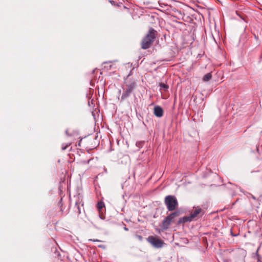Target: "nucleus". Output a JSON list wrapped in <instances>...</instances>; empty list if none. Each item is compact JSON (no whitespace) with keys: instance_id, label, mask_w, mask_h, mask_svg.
Wrapping results in <instances>:
<instances>
[{"instance_id":"obj_9","label":"nucleus","mask_w":262,"mask_h":262,"mask_svg":"<svg viewBox=\"0 0 262 262\" xmlns=\"http://www.w3.org/2000/svg\"><path fill=\"white\" fill-rule=\"evenodd\" d=\"M212 77V74L211 73H209L204 75L203 80L205 82L208 81L211 79Z\"/></svg>"},{"instance_id":"obj_2","label":"nucleus","mask_w":262,"mask_h":262,"mask_svg":"<svg viewBox=\"0 0 262 262\" xmlns=\"http://www.w3.org/2000/svg\"><path fill=\"white\" fill-rule=\"evenodd\" d=\"M126 88L121 97V101H123L131 95L137 87V84L135 80H132L126 82Z\"/></svg>"},{"instance_id":"obj_12","label":"nucleus","mask_w":262,"mask_h":262,"mask_svg":"<svg viewBox=\"0 0 262 262\" xmlns=\"http://www.w3.org/2000/svg\"><path fill=\"white\" fill-rule=\"evenodd\" d=\"M104 206V203L103 202H99L98 203L97 207L99 209H102Z\"/></svg>"},{"instance_id":"obj_1","label":"nucleus","mask_w":262,"mask_h":262,"mask_svg":"<svg viewBox=\"0 0 262 262\" xmlns=\"http://www.w3.org/2000/svg\"><path fill=\"white\" fill-rule=\"evenodd\" d=\"M156 31L153 29L150 28L146 36L143 39L142 41V48L143 49H148L156 38Z\"/></svg>"},{"instance_id":"obj_4","label":"nucleus","mask_w":262,"mask_h":262,"mask_svg":"<svg viewBox=\"0 0 262 262\" xmlns=\"http://www.w3.org/2000/svg\"><path fill=\"white\" fill-rule=\"evenodd\" d=\"M147 241L155 248H160L162 247L163 245V242L157 237L153 236H149L147 238Z\"/></svg>"},{"instance_id":"obj_21","label":"nucleus","mask_w":262,"mask_h":262,"mask_svg":"<svg viewBox=\"0 0 262 262\" xmlns=\"http://www.w3.org/2000/svg\"><path fill=\"white\" fill-rule=\"evenodd\" d=\"M103 63H104V64H107V62H104Z\"/></svg>"},{"instance_id":"obj_16","label":"nucleus","mask_w":262,"mask_h":262,"mask_svg":"<svg viewBox=\"0 0 262 262\" xmlns=\"http://www.w3.org/2000/svg\"><path fill=\"white\" fill-rule=\"evenodd\" d=\"M90 241H93V242H101L100 240L97 239H91Z\"/></svg>"},{"instance_id":"obj_17","label":"nucleus","mask_w":262,"mask_h":262,"mask_svg":"<svg viewBox=\"0 0 262 262\" xmlns=\"http://www.w3.org/2000/svg\"><path fill=\"white\" fill-rule=\"evenodd\" d=\"M107 70H110L112 68V65H110L108 67H107Z\"/></svg>"},{"instance_id":"obj_15","label":"nucleus","mask_w":262,"mask_h":262,"mask_svg":"<svg viewBox=\"0 0 262 262\" xmlns=\"http://www.w3.org/2000/svg\"><path fill=\"white\" fill-rule=\"evenodd\" d=\"M69 145H70V143L68 144L66 146H64L63 145H62V150H64L66 149L67 147L69 146Z\"/></svg>"},{"instance_id":"obj_19","label":"nucleus","mask_w":262,"mask_h":262,"mask_svg":"<svg viewBox=\"0 0 262 262\" xmlns=\"http://www.w3.org/2000/svg\"><path fill=\"white\" fill-rule=\"evenodd\" d=\"M98 247H103V246L100 245V246H99Z\"/></svg>"},{"instance_id":"obj_14","label":"nucleus","mask_w":262,"mask_h":262,"mask_svg":"<svg viewBox=\"0 0 262 262\" xmlns=\"http://www.w3.org/2000/svg\"><path fill=\"white\" fill-rule=\"evenodd\" d=\"M136 236L140 241H142L143 240V237L141 235H136Z\"/></svg>"},{"instance_id":"obj_13","label":"nucleus","mask_w":262,"mask_h":262,"mask_svg":"<svg viewBox=\"0 0 262 262\" xmlns=\"http://www.w3.org/2000/svg\"><path fill=\"white\" fill-rule=\"evenodd\" d=\"M75 206L76 207L77 209V213L78 214H80V212H80V208H79V206L78 205L77 203H76Z\"/></svg>"},{"instance_id":"obj_3","label":"nucleus","mask_w":262,"mask_h":262,"mask_svg":"<svg viewBox=\"0 0 262 262\" xmlns=\"http://www.w3.org/2000/svg\"><path fill=\"white\" fill-rule=\"evenodd\" d=\"M164 203L168 211L175 210L178 205L177 198L173 195L166 196L165 198Z\"/></svg>"},{"instance_id":"obj_8","label":"nucleus","mask_w":262,"mask_h":262,"mask_svg":"<svg viewBox=\"0 0 262 262\" xmlns=\"http://www.w3.org/2000/svg\"><path fill=\"white\" fill-rule=\"evenodd\" d=\"M192 221V218L190 217V215L185 216L179 219V223L190 222Z\"/></svg>"},{"instance_id":"obj_20","label":"nucleus","mask_w":262,"mask_h":262,"mask_svg":"<svg viewBox=\"0 0 262 262\" xmlns=\"http://www.w3.org/2000/svg\"><path fill=\"white\" fill-rule=\"evenodd\" d=\"M252 198L254 199V200H255V198L254 196H252Z\"/></svg>"},{"instance_id":"obj_11","label":"nucleus","mask_w":262,"mask_h":262,"mask_svg":"<svg viewBox=\"0 0 262 262\" xmlns=\"http://www.w3.org/2000/svg\"><path fill=\"white\" fill-rule=\"evenodd\" d=\"M180 214V212L179 211H175L174 212L171 213L170 214L168 215L170 219L173 220L175 217L178 216Z\"/></svg>"},{"instance_id":"obj_18","label":"nucleus","mask_w":262,"mask_h":262,"mask_svg":"<svg viewBox=\"0 0 262 262\" xmlns=\"http://www.w3.org/2000/svg\"><path fill=\"white\" fill-rule=\"evenodd\" d=\"M124 229L125 231H128V229L126 226H125V227H124Z\"/></svg>"},{"instance_id":"obj_6","label":"nucleus","mask_w":262,"mask_h":262,"mask_svg":"<svg viewBox=\"0 0 262 262\" xmlns=\"http://www.w3.org/2000/svg\"><path fill=\"white\" fill-rule=\"evenodd\" d=\"M172 220L168 216H166L162 222L161 227L164 230H166L168 228Z\"/></svg>"},{"instance_id":"obj_10","label":"nucleus","mask_w":262,"mask_h":262,"mask_svg":"<svg viewBox=\"0 0 262 262\" xmlns=\"http://www.w3.org/2000/svg\"><path fill=\"white\" fill-rule=\"evenodd\" d=\"M159 85L160 86V90H163L165 92L167 91L169 88L168 85L164 83H160Z\"/></svg>"},{"instance_id":"obj_7","label":"nucleus","mask_w":262,"mask_h":262,"mask_svg":"<svg viewBox=\"0 0 262 262\" xmlns=\"http://www.w3.org/2000/svg\"><path fill=\"white\" fill-rule=\"evenodd\" d=\"M154 115L157 117H161L163 115V110L160 106H156L154 109Z\"/></svg>"},{"instance_id":"obj_5","label":"nucleus","mask_w":262,"mask_h":262,"mask_svg":"<svg viewBox=\"0 0 262 262\" xmlns=\"http://www.w3.org/2000/svg\"><path fill=\"white\" fill-rule=\"evenodd\" d=\"M200 214H201L202 215L204 214V212L200 207H196L195 208L193 211H191L190 214V217L192 218L193 221L195 220L196 217H197Z\"/></svg>"}]
</instances>
